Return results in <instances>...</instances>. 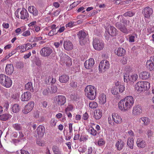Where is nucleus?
<instances>
[{
  "instance_id": "1",
  "label": "nucleus",
  "mask_w": 154,
  "mask_h": 154,
  "mask_svg": "<svg viewBox=\"0 0 154 154\" xmlns=\"http://www.w3.org/2000/svg\"><path fill=\"white\" fill-rule=\"evenodd\" d=\"M134 103L133 97L132 96H128L120 101L118 103L119 108L121 111L125 112L132 107Z\"/></svg>"
},
{
  "instance_id": "2",
  "label": "nucleus",
  "mask_w": 154,
  "mask_h": 154,
  "mask_svg": "<svg viewBox=\"0 0 154 154\" xmlns=\"http://www.w3.org/2000/svg\"><path fill=\"white\" fill-rule=\"evenodd\" d=\"M86 96L89 99L93 100L95 99L96 96V88L91 85L87 86L85 89Z\"/></svg>"
},
{
  "instance_id": "3",
  "label": "nucleus",
  "mask_w": 154,
  "mask_h": 154,
  "mask_svg": "<svg viewBox=\"0 0 154 154\" xmlns=\"http://www.w3.org/2000/svg\"><path fill=\"white\" fill-rule=\"evenodd\" d=\"M0 83L5 88H9L12 85V82L8 76L4 74H1L0 75Z\"/></svg>"
},
{
  "instance_id": "4",
  "label": "nucleus",
  "mask_w": 154,
  "mask_h": 154,
  "mask_svg": "<svg viewBox=\"0 0 154 154\" xmlns=\"http://www.w3.org/2000/svg\"><path fill=\"white\" fill-rule=\"evenodd\" d=\"M88 34L83 30L79 31L77 34L79 44L81 45H87L88 43V40L87 37Z\"/></svg>"
},
{
  "instance_id": "5",
  "label": "nucleus",
  "mask_w": 154,
  "mask_h": 154,
  "mask_svg": "<svg viewBox=\"0 0 154 154\" xmlns=\"http://www.w3.org/2000/svg\"><path fill=\"white\" fill-rule=\"evenodd\" d=\"M150 88V84L147 82H139L135 85V90L141 92L149 89Z\"/></svg>"
},
{
  "instance_id": "6",
  "label": "nucleus",
  "mask_w": 154,
  "mask_h": 154,
  "mask_svg": "<svg viewBox=\"0 0 154 154\" xmlns=\"http://www.w3.org/2000/svg\"><path fill=\"white\" fill-rule=\"evenodd\" d=\"M93 45L94 49L97 51L102 50L104 46V44L102 41L96 38L93 40Z\"/></svg>"
},
{
  "instance_id": "7",
  "label": "nucleus",
  "mask_w": 154,
  "mask_h": 154,
  "mask_svg": "<svg viewBox=\"0 0 154 154\" xmlns=\"http://www.w3.org/2000/svg\"><path fill=\"white\" fill-rule=\"evenodd\" d=\"M16 17L18 18L20 17L21 19H28L29 15L27 11L24 8H23L21 11L19 13V11L17 10L15 13Z\"/></svg>"
},
{
  "instance_id": "8",
  "label": "nucleus",
  "mask_w": 154,
  "mask_h": 154,
  "mask_svg": "<svg viewBox=\"0 0 154 154\" xmlns=\"http://www.w3.org/2000/svg\"><path fill=\"white\" fill-rule=\"evenodd\" d=\"M109 62L106 60H103L100 61L99 66V71L104 72L107 70L109 67Z\"/></svg>"
},
{
  "instance_id": "9",
  "label": "nucleus",
  "mask_w": 154,
  "mask_h": 154,
  "mask_svg": "<svg viewBox=\"0 0 154 154\" xmlns=\"http://www.w3.org/2000/svg\"><path fill=\"white\" fill-rule=\"evenodd\" d=\"M54 101L57 105L61 106L66 103V98L63 95H58L54 97Z\"/></svg>"
},
{
  "instance_id": "10",
  "label": "nucleus",
  "mask_w": 154,
  "mask_h": 154,
  "mask_svg": "<svg viewBox=\"0 0 154 154\" xmlns=\"http://www.w3.org/2000/svg\"><path fill=\"white\" fill-rule=\"evenodd\" d=\"M142 13L145 18L149 19L153 13V10L152 8L147 6L143 8Z\"/></svg>"
},
{
  "instance_id": "11",
  "label": "nucleus",
  "mask_w": 154,
  "mask_h": 154,
  "mask_svg": "<svg viewBox=\"0 0 154 154\" xmlns=\"http://www.w3.org/2000/svg\"><path fill=\"white\" fill-rule=\"evenodd\" d=\"M34 106V103L31 101L28 103L22 110L24 114H27L33 109Z\"/></svg>"
},
{
  "instance_id": "12",
  "label": "nucleus",
  "mask_w": 154,
  "mask_h": 154,
  "mask_svg": "<svg viewBox=\"0 0 154 154\" xmlns=\"http://www.w3.org/2000/svg\"><path fill=\"white\" fill-rule=\"evenodd\" d=\"M53 52L51 48L48 47H45L42 48L40 51V54L41 56L44 57L49 56Z\"/></svg>"
},
{
  "instance_id": "13",
  "label": "nucleus",
  "mask_w": 154,
  "mask_h": 154,
  "mask_svg": "<svg viewBox=\"0 0 154 154\" xmlns=\"http://www.w3.org/2000/svg\"><path fill=\"white\" fill-rule=\"evenodd\" d=\"M37 134H35L36 137H38L39 138L42 137L45 132V128L44 126L42 125H39L36 129Z\"/></svg>"
},
{
  "instance_id": "14",
  "label": "nucleus",
  "mask_w": 154,
  "mask_h": 154,
  "mask_svg": "<svg viewBox=\"0 0 154 154\" xmlns=\"http://www.w3.org/2000/svg\"><path fill=\"white\" fill-rule=\"evenodd\" d=\"M106 32L112 36H116L117 34V29L113 26H108L106 29Z\"/></svg>"
},
{
  "instance_id": "15",
  "label": "nucleus",
  "mask_w": 154,
  "mask_h": 154,
  "mask_svg": "<svg viewBox=\"0 0 154 154\" xmlns=\"http://www.w3.org/2000/svg\"><path fill=\"white\" fill-rule=\"evenodd\" d=\"M146 66L148 69L150 71L154 70V58H151L146 62Z\"/></svg>"
},
{
  "instance_id": "16",
  "label": "nucleus",
  "mask_w": 154,
  "mask_h": 154,
  "mask_svg": "<svg viewBox=\"0 0 154 154\" xmlns=\"http://www.w3.org/2000/svg\"><path fill=\"white\" fill-rule=\"evenodd\" d=\"M116 27L121 32L125 33H128V32L127 29L125 25H122L120 22H117L116 24Z\"/></svg>"
},
{
  "instance_id": "17",
  "label": "nucleus",
  "mask_w": 154,
  "mask_h": 154,
  "mask_svg": "<svg viewBox=\"0 0 154 154\" xmlns=\"http://www.w3.org/2000/svg\"><path fill=\"white\" fill-rule=\"evenodd\" d=\"M142 112V109L139 105L135 106L133 108L132 113L134 115H138L141 114Z\"/></svg>"
},
{
  "instance_id": "18",
  "label": "nucleus",
  "mask_w": 154,
  "mask_h": 154,
  "mask_svg": "<svg viewBox=\"0 0 154 154\" xmlns=\"http://www.w3.org/2000/svg\"><path fill=\"white\" fill-rule=\"evenodd\" d=\"M94 64V60L92 58H90L86 61L84 63V66L86 68L90 69L92 68Z\"/></svg>"
},
{
  "instance_id": "19",
  "label": "nucleus",
  "mask_w": 154,
  "mask_h": 154,
  "mask_svg": "<svg viewBox=\"0 0 154 154\" xmlns=\"http://www.w3.org/2000/svg\"><path fill=\"white\" fill-rule=\"evenodd\" d=\"M31 97V94L29 92H26L21 96V99L23 101L29 100Z\"/></svg>"
},
{
  "instance_id": "20",
  "label": "nucleus",
  "mask_w": 154,
  "mask_h": 154,
  "mask_svg": "<svg viewBox=\"0 0 154 154\" xmlns=\"http://www.w3.org/2000/svg\"><path fill=\"white\" fill-rule=\"evenodd\" d=\"M14 71V67L11 64H7L5 67V72L8 75H11Z\"/></svg>"
},
{
  "instance_id": "21",
  "label": "nucleus",
  "mask_w": 154,
  "mask_h": 154,
  "mask_svg": "<svg viewBox=\"0 0 154 154\" xmlns=\"http://www.w3.org/2000/svg\"><path fill=\"white\" fill-rule=\"evenodd\" d=\"M64 48L66 50H72L73 48V45L71 42L69 41H64L63 43Z\"/></svg>"
},
{
  "instance_id": "22",
  "label": "nucleus",
  "mask_w": 154,
  "mask_h": 154,
  "mask_svg": "<svg viewBox=\"0 0 154 154\" xmlns=\"http://www.w3.org/2000/svg\"><path fill=\"white\" fill-rule=\"evenodd\" d=\"M112 119L114 122L117 124H120L122 122L121 117L117 113H113L112 114Z\"/></svg>"
},
{
  "instance_id": "23",
  "label": "nucleus",
  "mask_w": 154,
  "mask_h": 154,
  "mask_svg": "<svg viewBox=\"0 0 154 154\" xmlns=\"http://www.w3.org/2000/svg\"><path fill=\"white\" fill-rule=\"evenodd\" d=\"M63 57H64V58L61 57L60 60L61 61L64 63H65L66 66H69L70 65L72 64V61L68 55L65 54L63 56Z\"/></svg>"
},
{
  "instance_id": "24",
  "label": "nucleus",
  "mask_w": 154,
  "mask_h": 154,
  "mask_svg": "<svg viewBox=\"0 0 154 154\" xmlns=\"http://www.w3.org/2000/svg\"><path fill=\"white\" fill-rule=\"evenodd\" d=\"M139 77L143 79H146L150 77V74L148 72L143 71L140 73Z\"/></svg>"
},
{
  "instance_id": "25",
  "label": "nucleus",
  "mask_w": 154,
  "mask_h": 154,
  "mask_svg": "<svg viewBox=\"0 0 154 154\" xmlns=\"http://www.w3.org/2000/svg\"><path fill=\"white\" fill-rule=\"evenodd\" d=\"M69 79V76L67 75H63L60 76L59 78V81L62 83H66Z\"/></svg>"
},
{
  "instance_id": "26",
  "label": "nucleus",
  "mask_w": 154,
  "mask_h": 154,
  "mask_svg": "<svg viewBox=\"0 0 154 154\" xmlns=\"http://www.w3.org/2000/svg\"><path fill=\"white\" fill-rule=\"evenodd\" d=\"M125 144L123 141L119 140L116 143V147L118 150H121L123 149Z\"/></svg>"
},
{
  "instance_id": "27",
  "label": "nucleus",
  "mask_w": 154,
  "mask_h": 154,
  "mask_svg": "<svg viewBox=\"0 0 154 154\" xmlns=\"http://www.w3.org/2000/svg\"><path fill=\"white\" fill-rule=\"evenodd\" d=\"M99 103L100 104H104L106 103V98L105 94L103 93L100 94L98 97Z\"/></svg>"
},
{
  "instance_id": "28",
  "label": "nucleus",
  "mask_w": 154,
  "mask_h": 154,
  "mask_svg": "<svg viewBox=\"0 0 154 154\" xmlns=\"http://www.w3.org/2000/svg\"><path fill=\"white\" fill-rule=\"evenodd\" d=\"M69 133H68L66 135V140H69L72 136V124L69 123Z\"/></svg>"
},
{
  "instance_id": "29",
  "label": "nucleus",
  "mask_w": 154,
  "mask_h": 154,
  "mask_svg": "<svg viewBox=\"0 0 154 154\" xmlns=\"http://www.w3.org/2000/svg\"><path fill=\"white\" fill-rule=\"evenodd\" d=\"M29 11L32 13L34 16H37L38 14V11L36 8L34 6H31L28 8Z\"/></svg>"
},
{
  "instance_id": "30",
  "label": "nucleus",
  "mask_w": 154,
  "mask_h": 154,
  "mask_svg": "<svg viewBox=\"0 0 154 154\" xmlns=\"http://www.w3.org/2000/svg\"><path fill=\"white\" fill-rule=\"evenodd\" d=\"M94 117L97 120L100 119L102 116V111L99 109L96 110L94 113Z\"/></svg>"
},
{
  "instance_id": "31",
  "label": "nucleus",
  "mask_w": 154,
  "mask_h": 154,
  "mask_svg": "<svg viewBox=\"0 0 154 154\" xmlns=\"http://www.w3.org/2000/svg\"><path fill=\"white\" fill-rule=\"evenodd\" d=\"M136 143L137 146L140 148H144L146 145L145 141L140 139H138Z\"/></svg>"
},
{
  "instance_id": "32",
  "label": "nucleus",
  "mask_w": 154,
  "mask_h": 154,
  "mask_svg": "<svg viewBox=\"0 0 154 154\" xmlns=\"http://www.w3.org/2000/svg\"><path fill=\"white\" fill-rule=\"evenodd\" d=\"M115 53L119 56H122L125 55V51L124 49L122 48H119L116 50Z\"/></svg>"
},
{
  "instance_id": "33",
  "label": "nucleus",
  "mask_w": 154,
  "mask_h": 154,
  "mask_svg": "<svg viewBox=\"0 0 154 154\" xmlns=\"http://www.w3.org/2000/svg\"><path fill=\"white\" fill-rule=\"evenodd\" d=\"M111 91L112 94L117 95L119 92V88L118 87V83H116V86L112 88Z\"/></svg>"
},
{
  "instance_id": "34",
  "label": "nucleus",
  "mask_w": 154,
  "mask_h": 154,
  "mask_svg": "<svg viewBox=\"0 0 154 154\" xmlns=\"http://www.w3.org/2000/svg\"><path fill=\"white\" fill-rule=\"evenodd\" d=\"M25 88L26 90L31 92H33L34 91L32 83L31 82H29L25 85Z\"/></svg>"
},
{
  "instance_id": "35",
  "label": "nucleus",
  "mask_w": 154,
  "mask_h": 154,
  "mask_svg": "<svg viewBox=\"0 0 154 154\" xmlns=\"http://www.w3.org/2000/svg\"><path fill=\"white\" fill-rule=\"evenodd\" d=\"M117 18L119 19L121 23L122 22L123 24L125 26L127 25L128 22H129V21L127 20L125 18L123 17L122 15H119L118 16Z\"/></svg>"
},
{
  "instance_id": "36",
  "label": "nucleus",
  "mask_w": 154,
  "mask_h": 154,
  "mask_svg": "<svg viewBox=\"0 0 154 154\" xmlns=\"http://www.w3.org/2000/svg\"><path fill=\"white\" fill-rule=\"evenodd\" d=\"M11 109L12 111L13 112L16 113L19 111L20 108L18 104H15L12 107Z\"/></svg>"
},
{
  "instance_id": "37",
  "label": "nucleus",
  "mask_w": 154,
  "mask_h": 154,
  "mask_svg": "<svg viewBox=\"0 0 154 154\" xmlns=\"http://www.w3.org/2000/svg\"><path fill=\"white\" fill-rule=\"evenodd\" d=\"M134 143V139L133 138L128 139L127 144L130 149H133Z\"/></svg>"
},
{
  "instance_id": "38",
  "label": "nucleus",
  "mask_w": 154,
  "mask_h": 154,
  "mask_svg": "<svg viewBox=\"0 0 154 154\" xmlns=\"http://www.w3.org/2000/svg\"><path fill=\"white\" fill-rule=\"evenodd\" d=\"M11 117V116L9 114H4L0 116V119L3 121H6Z\"/></svg>"
},
{
  "instance_id": "39",
  "label": "nucleus",
  "mask_w": 154,
  "mask_h": 154,
  "mask_svg": "<svg viewBox=\"0 0 154 154\" xmlns=\"http://www.w3.org/2000/svg\"><path fill=\"white\" fill-rule=\"evenodd\" d=\"M12 127L16 130L20 131L22 129V127L21 125L19 123H15L13 124Z\"/></svg>"
},
{
  "instance_id": "40",
  "label": "nucleus",
  "mask_w": 154,
  "mask_h": 154,
  "mask_svg": "<svg viewBox=\"0 0 154 154\" xmlns=\"http://www.w3.org/2000/svg\"><path fill=\"white\" fill-rule=\"evenodd\" d=\"M138 78V75L136 74L129 75L130 82H134Z\"/></svg>"
},
{
  "instance_id": "41",
  "label": "nucleus",
  "mask_w": 154,
  "mask_h": 154,
  "mask_svg": "<svg viewBox=\"0 0 154 154\" xmlns=\"http://www.w3.org/2000/svg\"><path fill=\"white\" fill-rule=\"evenodd\" d=\"M52 149L54 154H61V152L59 150L58 147L56 146H53Z\"/></svg>"
},
{
  "instance_id": "42",
  "label": "nucleus",
  "mask_w": 154,
  "mask_h": 154,
  "mask_svg": "<svg viewBox=\"0 0 154 154\" xmlns=\"http://www.w3.org/2000/svg\"><path fill=\"white\" fill-rule=\"evenodd\" d=\"M89 132L93 136H95L97 133V132L92 127H91L89 128Z\"/></svg>"
},
{
  "instance_id": "43",
  "label": "nucleus",
  "mask_w": 154,
  "mask_h": 154,
  "mask_svg": "<svg viewBox=\"0 0 154 154\" xmlns=\"http://www.w3.org/2000/svg\"><path fill=\"white\" fill-rule=\"evenodd\" d=\"M89 105L90 107L92 109L96 108L98 106L97 103L95 102H90Z\"/></svg>"
},
{
  "instance_id": "44",
  "label": "nucleus",
  "mask_w": 154,
  "mask_h": 154,
  "mask_svg": "<svg viewBox=\"0 0 154 154\" xmlns=\"http://www.w3.org/2000/svg\"><path fill=\"white\" fill-rule=\"evenodd\" d=\"M141 119L143 122L144 125H147L149 124V121L148 118L147 117H143L141 118Z\"/></svg>"
},
{
  "instance_id": "45",
  "label": "nucleus",
  "mask_w": 154,
  "mask_h": 154,
  "mask_svg": "<svg viewBox=\"0 0 154 154\" xmlns=\"http://www.w3.org/2000/svg\"><path fill=\"white\" fill-rule=\"evenodd\" d=\"M134 14L135 13H134L132 12L131 11H129L124 13L123 14V16L125 17L128 16L129 17H131L133 16Z\"/></svg>"
},
{
  "instance_id": "46",
  "label": "nucleus",
  "mask_w": 154,
  "mask_h": 154,
  "mask_svg": "<svg viewBox=\"0 0 154 154\" xmlns=\"http://www.w3.org/2000/svg\"><path fill=\"white\" fill-rule=\"evenodd\" d=\"M117 83L119 90V92L121 93L123 92L125 90V87L124 86L121 85H119V82H117Z\"/></svg>"
},
{
  "instance_id": "47",
  "label": "nucleus",
  "mask_w": 154,
  "mask_h": 154,
  "mask_svg": "<svg viewBox=\"0 0 154 154\" xmlns=\"http://www.w3.org/2000/svg\"><path fill=\"white\" fill-rule=\"evenodd\" d=\"M124 80L125 82H130L129 75L127 73H125L124 75Z\"/></svg>"
},
{
  "instance_id": "48",
  "label": "nucleus",
  "mask_w": 154,
  "mask_h": 154,
  "mask_svg": "<svg viewBox=\"0 0 154 154\" xmlns=\"http://www.w3.org/2000/svg\"><path fill=\"white\" fill-rule=\"evenodd\" d=\"M58 32L57 31L56 29H51L48 33V35L50 36H52L56 34Z\"/></svg>"
},
{
  "instance_id": "49",
  "label": "nucleus",
  "mask_w": 154,
  "mask_h": 154,
  "mask_svg": "<svg viewBox=\"0 0 154 154\" xmlns=\"http://www.w3.org/2000/svg\"><path fill=\"white\" fill-rule=\"evenodd\" d=\"M48 81V82H50L52 85L55 83L56 82V79L53 77L50 76L49 77Z\"/></svg>"
},
{
  "instance_id": "50",
  "label": "nucleus",
  "mask_w": 154,
  "mask_h": 154,
  "mask_svg": "<svg viewBox=\"0 0 154 154\" xmlns=\"http://www.w3.org/2000/svg\"><path fill=\"white\" fill-rule=\"evenodd\" d=\"M30 35L31 33L30 31L29 30H27L25 31L22 34V36L25 37H27L30 36Z\"/></svg>"
},
{
  "instance_id": "51",
  "label": "nucleus",
  "mask_w": 154,
  "mask_h": 154,
  "mask_svg": "<svg viewBox=\"0 0 154 154\" xmlns=\"http://www.w3.org/2000/svg\"><path fill=\"white\" fill-rule=\"evenodd\" d=\"M86 149V147L84 146H82L80 147L79 148V151L80 152L82 153H83L85 152Z\"/></svg>"
},
{
  "instance_id": "52",
  "label": "nucleus",
  "mask_w": 154,
  "mask_h": 154,
  "mask_svg": "<svg viewBox=\"0 0 154 154\" xmlns=\"http://www.w3.org/2000/svg\"><path fill=\"white\" fill-rule=\"evenodd\" d=\"M35 63L36 66L39 68L40 67L41 65V60L39 59H38L35 61Z\"/></svg>"
},
{
  "instance_id": "53",
  "label": "nucleus",
  "mask_w": 154,
  "mask_h": 154,
  "mask_svg": "<svg viewBox=\"0 0 154 154\" xmlns=\"http://www.w3.org/2000/svg\"><path fill=\"white\" fill-rule=\"evenodd\" d=\"M72 99L73 100H76L78 98V96L76 93H72L70 95Z\"/></svg>"
},
{
  "instance_id": "54",
  "label": "nucleus",
  "mask_w": 154,
  "mask_h": 154,
  "mask_svg": "<svg viewBox=\"0 0 154 154\" xmlns=\"http://www.w3.org/2000/svg\"><path fill=\"white\" fill-rule=\"evenodd\" d=\"M51 89L52 93H55L57 92V87L56 86H52L51 87Z\"/></svg>"
},
{
  "instance_id": "55",
  "label": "nucleus",
  "mask_w": 154,
  "mask_h": 154,
  "mask_svg": "<svg viewBox=\"0 0 154 154\" xmlns=\"http://www.w3.org/2000/svg\"><path fill=\"white\" fill-rule=\"evenodd\" d=\"M31 29L35 31L36 32H37L40 30V28L39 26L36 25L34 26V28H32Z\"/></svg>"
},
{
  "instance_id": "56",
  "label": "nucleus",
  "mask_w": 154,
  "mask_h": 154,
  "mask_svg": "<svg viewBox=\"0 0 154 154\" xmlns=\"http://www.w3.org/2000/svg\"><path fill=\"white\" fill-rule=\"evenodd\" d=\"M105 143V141L102 139H100L98 141V144L99 146H101L103 145Z\"/></svg>"
},
{
  "instance_id": "57",
  "label": "nucleus",
  "mask_w": 154,
  "mask_h": 154,
  "mask_svg": "<svg viewBox=\"0 0 154 154\" xmlns=\"http://www.w3.org/2000/svg\"><path fill=\"white\" fill-rule=\"evenodd\" d=\"M43 39L42 37L41 36L38 37H35L34 38L33 41L34 42H37Z\"/></svg>"
},
{
  "instance_id": "58",
  "label": "nucleus",
  "mask_w": 154,
  "mask_h": 154,
  "mask_svg": "<svg viewBox=\"0 0 154 154\" xmlns=\"http://www.w3.org/2000/svg\"><path fill=\"white\" fill-rule=\"evenodd\" d=\"M147 134L149 137H151L153 134V132L152 130H148L147 131Z\"/></svg>"
},
{
  "instance_id": "59",
  "label": "nucleus",
  "mask_w": 154,
  "mask_h": 154,
  "mask_svg": "<svg viewBox=\"0 0 154 154\" xmlns=\"http://www.w3.org/2000/svg\"><path fill=\"white\" fill-rule=\"evenodd\" d=\"M36 21H33L29 23L28 25L29 27H31L32 28H33V27L36 25Z\"/></svg>"
},
{
  "instance_id": "60",
  "label": "nucleus",
  "mask_w": 154,
  "mask_h": 154,
  "mask_svg": "<svg viewBox=\"0 0 154 154\" xmlns=\"http://www.w3.org/2000/svg\"><path fill=\"white\" fill-rule=\"evenodd\" d=\"M135 37L133 35L131 36L129 38V41L133 42H134Z\"/></svg>"
},
{
  "instance_id": "61",
  "label": "nucleus",
  "mask_w": 154,
  "mask_h": 154,
  "mask_svg": "<svg viewBox=\"0 0 154 154\" xmlns=\"http://www.w3.org/2000/svg\"><path fill=\"white\" fill-rule=\"evenodd\" d=\"M128 134L131 136V137L133 138L134 136V132L132 130H130L128 131Z\"/></svg>"
},
{
  "instance_id": "62",
  "label": "nucleus",
  "mask_w": 154,
  "mask_h": 154,
  "mask_svg": "<svg viewBox=\"0 0 154 154\" xmlns=\"http://www.w3.org/2000/svg\"><path fill=\"white\" fill-rule=\"evenodd\" d=\"M20 151L21 154H29V152L28 151L24 149H21Z\"/></svg>"
},
{
  "instance_id": "63",
  "label": "nucleus",
  "mask_w": 154,
  "mask_h": 154,
  "mask_svg": "<svg viewBox=\"0 0 154 154\" xmlns=\"http://www.w3.org/2000/svg\"><path fill=\"white\" fill-rule=\"evenodd\" d=\"M88 115L87 113L85 112L83 115V119L84 120H86L88 118Z\"/></svg>"
},
{
  "instance_id": "64",
  "label": "nucleus",
  "mask_w": 154,
  "mask_h": 154,
  "mask_svg": "<svg viewBox=\"0 0 154 154\" xmlns=\"http://www.w3.org/2000/svg\"><path fill=\"white\" fill-rule=\"evenodd\" d=\"M70 85L72 87H75L77 86V83L73 81L71 82Z\"/></svg>"
}]
</instances>
